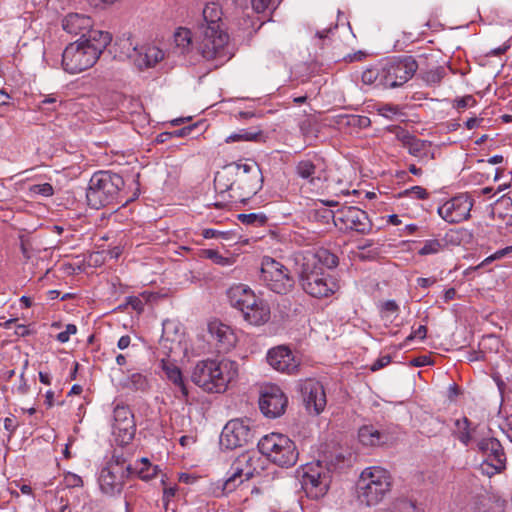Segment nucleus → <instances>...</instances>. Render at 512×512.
<instances>
[{
	"mask_svg": "<svg viewBox=\"0 0 512 512\" xmlns=\"http://www.w3.org/2000/svg\"><path fill=\"white\" fill-rule=\"evenodd\" d=\"M16 420L12 417H6L4 419V428L9 431L10 433H13L15 429L17 428Z\"/></svg>",
	"mask_w": 512,
	"mask_h": 512,
	"instance_id": "0e129e2a",
	"label": "nucleus"
},
{
	"mask_svg": "<svg viewBox=\"0 0 512 512\" xmlns=\"http://www.w3.org/2000/svg\"><path fill=\"white\" fill-rule=\"evenodd\" d=\"M124 186L122 176L111 171H97L90 181L86 192L88 205L93 209L120 203V193Z\"/></svg>",
	"mask_w": 512,
	"mask_h": 512,
	"instance_id": "39448f33",
	"label": "nucleus"
},
{
	"mask_svg": "<svg viewBox=\"0 0 512 512\" xmlns=\"http://www.w3.org/2000/svg\"><path fill=\"white\" fill-rule=\"evenodd\" d=\"M261 136L260 131H251L248 129H241L236 133L229 135L226 139V143H233L237 141H257Z\"/></svg>",
	"mask_w": 512,
	"mask_h": 512,
	"instance_id": "e433bc0d",
	"label": "nucleus"
},
{
	"mask_svg": "<svg viewBox=\"0 0 512 512\" xmlns=\"http://www.w3.org/2000/svg\"><path fill=\"white\" fill-rule=\"evenodd\" d=\"M164 58V53L161 49L155 46H148L144 49L143 62L147 67L155 66L159 61Z\"/></svg>",
	"mask_w": 512,
	"mask_h": 512,
	"instance_id": "c9c22d12",
	"label": "nucleus"
},
{
	"mask_svg": "<svg viewBox=\"0 0 512 512\" xmlns=\"http://www.w3.org/2000/svg\"><path fill=\"white\" fill-rule=\"evenodd\" d=\"M478 450L486 455L485 460L506 463V454L500 441L494 437L484 438L477 442Z\"/></svg>",
	"mask_w": 512,
	"mask_h": 512,
	"instance_id": "b1692460",
	"label": "nucleus"
},
{
	"mask_svg": "<svg viewBox=\"0 0 512 512\" xmlns=\"http://www.w3.org/2000/svg\"><path fill=\"white\" fill-rule=\"evenodd\" d=\"M263 175L254 160L229 164L214 177V187L221 197L213 205L223 209L235 202H245L262 188Z\"/></svg>",
	"mask_w": 512,
	"mask_h": 512,
	"instance_id": "f257e3e1",
	"label": "nucleus"
},
{
	"mask_svg": "<svg viewBox=\"0 0 512 512\" xmlns=\"http://www.w3.org/2000/svg\"><path fill=\"white\" fill-rule=\"evenodd\" d=\"M162 370L166 378L174 385L175 389H177L184 398H187L189 392L180 368L175 363L162 360Z\"/></svg>",
	"mask_w": 512,
	"mask_h": 512,
	"instance_id": "a878e982",
	"label": "nucleus"
},
{
	"mask_svg": "<svg viewBox=\"0 0 512 512\" xmlns=\"http://www.w3.org/2000/svg\"><path fill=\"white\" fill-rule=\"evenodd\" d=\"M134 474L140 479L148 481L156 476L157 467L152 466L147 458H142L135 466H132V475Z\"/></svg>",
	"mask_w": 512,
	"mask_h": 512,
	"instance_id": "c756f323",
	"label": "nucleus"
},
{
	"mask_svg": "<svg viewBox=\"0 0 512 512\" xmlns=\"http://www.w3.org/2000/svg\"><path fill=\"white\" fill-rule=\"evenodd\" d=\"M314 262V257H303L299 271L300 285L311 297H329L339 289V284L324 268L316 267Z\"/></svg>",
	"mask_w": 512,
	"mask_h": 512,
	"instance_id": "0eeeda50",
	"label": "nucleus"
},
{
	"mask_svg": "<svg viewBox=\"0 0 512 512\" xmlns=\"http://www.w3.org/2000/svg\"><path fill=\"white\" fill-rule=\"evenodd\" d=\"M436 282L435 278L420 277L417 279V285L422 288H428Z\"/></svg>",
	"mask_w": 512,
	"mask_h": 512,
	"instance_id": "774afa93",
	"label": "nucleus"
},
{
	"mask_svg": "<svg viewBox=\"0 0 512 512\" xmlns=\"http://www.w3.org/2000/svg\"><path fill=\"white\" fill-rule=\"evenodd\" d=\"M392 487L390 473L381 467L364 469L357 482V494L361 503L373 506L383 500Z\"/></svg>",
	"mask_w": 512,
	"mask_h": 512,
	"instance_id": "1a4fd4ad",
	"label": "nucleus"
},
{
	"mask_svg": "<svg viewBox=\"0 0 512 512\" xmlns=\"http://www.w3.org/2000/svg\"><path fill=\"white\" fill-rule=\"evenodd\" d=\"M125 386L135 391H147L149 389V381L146 375L142 373H133L129 376Z\"/></svg>",
	"mask_w": 512,
	"mask_h": 512,
	"instance_id": "72a5a7b5",
	"label": "nucleus"
},
{
	"mask_svg": "<svg viewBox=\"0 0 512 512\" xmlns=\"http://www.w3.org/2000/svg\"><path fill=\"white\" fill-rule=\"evenodd\" d=\"M445 74L443 67H436L422 73V79L429 85H435L441 82Z\"/></svg>",
	"mask_w": 512,
	"mask_h": 512,
	"instance_id": "a19ab883",
	"label": "nucleus"
},
{
	"mask_svg": "<svg viewBox=\"0 0 512 512\" xmlns=\"http://www.w3.org/2000/svg\"><path fill=\"white\" fill-rule=\"evenodd\" d=\"M402 194L421 200L427 199L429 196L428 191L421 186H413L409 189H406Z\"/></svg>",
	"mask_w": 512,
	"mask_h": 512,
	"instance_id": "a18cd8bd",
	"label": "nucleus"
},
{
	"mask_svg": "<svg viewBox=\"0 0 512 512\" xmlns=\"http://www.w3.org/2000/svg\"><path fill=\"white\" fill-rule=\"evenodd\" d=\"M58 99L55 94L44 96L43 100L40 101L39 108L44 109L46 105H55Z\"/></svg>",
	"mask_w": 512,
	"mask_h": 512,
	"instance_id": "680f3d73",
	"label": "nucleus"
},
{
	"mask_svg": "<svg viewBox=\"0 0 512 512\" xmlns=\"http://www.w3.org/2000/svg\"><path fill=\"white\" fill-rule=\"evenodd\" d=\"M332 475L320 461L306 464L303 467L301 479L302 488L308 497L318 499L323 497L331 484Z\"/></svg>",
	"mask_w": 512,
	"mask_h": 512,
	"instance_id": "ddd939ff",
	"label": "nucleus"
},
{
	"mask_svg": "<svg viewBox=\"0 0 512 512\" xmlns=\"http://www.w3.org/2000/svg\"><path fill=\"white\" fill-rule=\"evenodd\" d=\"M130 476H132V466L124 458L113 456L101 469L98 479L100 489L109 496L120 494L125 480Z\"/></svg>",
	"mask_w": 512,
	"mask_h": 512,
	"instance_id": "9d476101",
	"label": "nucleus"
},
{
	"mask_svg": "<svg viewBox=\"0 0 512 512\" xmlns=\"http://www.w3.org/2000/svg\"><path fill=\"white\" fill-rule=\"evenodd\" d=\"M20 385L17 387V392L21 395H24L28 392L29 390V385L27 384V381L26 379L24 378V371H22L21 375H20Z\"/></svg>",
	"mask_w": 512,
	"mask_h": 512,
	"instance_id": "69168bd1",
	"label": "nucleus"
},
{
	"mask_svg": "<svg viewBox=\"0 0 512 512\" xmlns=\"http://www.w3.org/2000/svg\"><path fill=\"white\" fill-rule=\"evenodd\" d=\"M64 485L68 488H75L83 486V480L80 476L74 473H67L64 476Z\"/></svg>",
	"mask_w": 512,
	"mask_h": 512,
	"instance_id": "de8ad7c7",
	"label": "nucleus"
},
{
	"mask_svg": "<svg viewBox=\"0 0 512 512\" xmlns=\"http://www.w3.org/2000/svg\"><path fill=\"white\" fill-rule=\"evenodd\" d=\"M510 253H512V246H508L504 249H500V250L496 251L493 255L487 257L483 261V264L490 263L493 260L503 258L504 256L509 255Z\"/></svg>",
	"mask_w": 512,
	"mask_h": 512,
	"instance_id": "5fc2aeb1",
	"label": "nucleus"
},
{
	"mask_svg": "<svg viewBox=\"0 0 512 512\" xmlns=\"http://www.w3.org/2000/svg\"><path fill=\"white\" fill-rule=\"evenodd\" d=\"M300 392L306 409L311 413L320 414L327 403L323 385L314 379H307L300 385Z\"/></svg>",
	"mask_w": 512,
	"mask_h": 512,
	"instance_id": "6ab92c4d",
	"label": "nucleus"
},
{
	"mask_svg": "<svg viewBox=\"0 0 512 512\" xmlns=\"http://www.w3.org/2000/svg\"><path fill=\"white\" fill-rule=\"evenodd\" d=\"M202 236L205 239H211V238H224L228 239L230 234L229 232L220 231L212 228H207L202 231Z\"/></svg>",
	"mask_w": 512,
	"mask_h": 512,
	"instance_id": "8fccbe9b",
	"label": "nucleus"
},
{
	"mask_svg": "<svg viewBox=\"0 0 512 512\" xmlns=\"http://www.w3.org/2000/svg\"><path fill=\"white\" fill-rule=\"evenodd\" d=\"M111 41L109 32L91 31L87 38L70 43L62 54L63 69L77 74L91 68Z\"/></svg>",
	"mask_w": 512,
	"mask_h": 512,
	"instance_id": "7ed1b4c3",
	"label": "nucleus"
},
{
	"mask_svg": "<svg viewBox=\"0 0 512 512\" xmlns=\"http://www.w3.org/2000/svg\"><path fill=\"white\" fill-rule=\"evenodd\" d=\"M267 362L273 369L290 375L298 373L300 368V360L286 346L270 349L267 353Z\"/></svg>",
	"mask_w": 512,
	"mask_h": 512,
	"instance_id": "aec40b11",
	"label": "nucleus"
},
{
	"mask_svg": "<svg viewBox=\"0 0 512 512\" xmlns=\"http://www.w3.org/2000/svg\"><path fill=\"white\" fill-rule=\"evenodd\" d=\"M505 469L506 463L491 460H484L479 466V470L481 471V473L488 477H492L496 474H499L503 472Z\"/></svg>",
	"mask_w": 512,
	"mask_h": 512,
	"instance_id": "4c0bfd02",
	"label": "nucleus"
},
{
	"mask_svg": "<svg viewBox=\"0 0 512 512\" xmlns=\"http://www.w3.org/2000/svg\"><path fill=\"white\" fill-rule=\"evenodd\" d=\"M287 404L288 399L279 386L269 384L261 388L259 408L266 417L281 416L285 412Z\"/></svg>",
	"mask_w": 512,
	"mask_h": 512,
	"instance_id": "a211bd4d",
	"label": "nucleus"
},
{
	"mask_svg": "<svg viewBox=\"0 0 512 512\" xmlns=\"http://www.w3.org/2000/svg\"><path fill=\"white\" fill-rule=\"evenodd\" d=\"M259 461L254 454L249 452L239 455L231 464L230 471L242 476L246 480L251 479L255 472L256 467L254 464Z\"/></svg>",
	"mask_w": 512,
	"mask_h": 512,
	"instance_id": "393cba45",
	"label": "nucleus"
},
{
	"mask_svg": "<svg viewBox=\"0 0 512 512\" xmlns=\"http://www.w3.org/2000/svg\"><path fill=\"white\" fill-rule=\"evenodd\" d=\"M295 169L299 177L309 180L310 183H314L317 167L311 160L299 161Z\"/></svg>",
	"mask_w": 512,
	"mask_h": 512,
	"instance_id": "2f4dec72",
	"label": "nucleus"
},
{
	"mask_svg": "<svg viewBox=\"0 0 512 512\" xmlns=\"http://www.w3.org/2000/svg\"><path fill=\"white\" fill-rule=\"evenodd\" d=\"M304 257H314V264L316 267L323 268V266H325L331 269L338 265V257L329 250L323 248L317 250L315 253H308Z\"/></svg>",
	"mask_w": 512,
	"mask_h": 512,
	"instance_id": "cd10ccee",
	"label": "nucleus"
},
{
	"mask_svg": "<svg viewBox=\"0 0 512 512\" xmlns=\"http://www.w3.org/2000/svg\"><path fill=\"white\" fill-rule=\"evenodd\" d=\"M254 431L249 419L230 420L220 435V445L226 449H235L252 442Z\"/></svg>",
	"mask_w": 512,
	"mask_h": 512,
	"instance_id": "4468645a",
	"label": "nucleus"
},
{
	"mask_svg": "<svg viewBox=\"0 0 512 512\" xmlns=\"http://www.w3.org/2000/svg\"><path fill=\"white\" fill-rule=\"evenodd\" d=\"M427 335V327L426 325H420L417 329L413 330L412 333L406 338V341L414 340L418 338L420 340H424Z\"/></svg>",
	"mask_w": 512,
	"mask_h": 512,
	"instance_id": "603ef678",
	"label": "nucleus"
},
{
	"mask_svg": "<svg viewBox=\"0 0 512 512\" xmlns=\"http://www.w3.org/2000/svg\"><path fill=\"white\" fill-rule=\"evenodd\" d=\"M260 279L268 289L280 295L289 293L295 284L289 269L270 257L263 258Z\"/></svg>",
	"mask_w": 512,
	"mask_h": 512,
	"instance_id": "9b49d317",
	"label": "nucleus"
},
{
	"mask_svg": "<svg viewBox=\"0 0 512 512\" xmlns=\"http://www.w3.org/2000/svg\"><path fill=\"white\" fill-rule=\"evenodd\" d=\"M117 0H87L90 6L95 8H101L106 5H111L115 3Z\"/></svg>",
	"mask_w": 512,
	"mask_h": 512,
	"instance_id": "e2e57ef3",
	"label": "nucleus"
},
{
	"mask_svg": "<svg viewBox=\"0 0 512 512\" xmlns=\"http://www.w3.org/2000/svg\"><path fill=\"white\" fill-rule=\"evenodd\" d=\"M237 375V362L228 359H206L195 365L191 380L206 392L223 393Z\"/></svg>",
	"mask_w": 512,
	"mask_h": 512,
	"instance_id": "20e7f679",
	"label": "nucleus"
},
{
	"mask_svg": "<svg viewBox=\"0 0 512 512\" xmlns=\"http://www.w3.org/2000/svg\"><path fill=\"white\" fill-rule=\"evenodd\" d=\"M238 219L243 223L247 225H253V226H263L268 218L263 213H249V214H239Z\"/></svg>",
	"mask_w": 512,
	"mask_h": 512,
	"instance_id": "58836bf2",
	"label": "nucleus"
},
{
	"mask_svg": "<svg viewBox=\"0 0 512 512\" xmlns=\"http://www.w3.org/2000/svg\"><path fill=\"white\" fill-rule=\"evenodd\" d=\"M175 47L180 54H186L192 46L191 31L187 28L180 27L174 33Z\"/></svg>",
	"mask_w": 512,
	"mask_h": 512,
	"instance_id": "c85d7f7f",
	"label": "nucleus"
},
{
	"mask_svg": "<svg viewBox=\"0 0 512 512\" xmlns=\"http://www.w3.org/2000/svg\"><path fill=\"white\" fill-rule=\"evenodd\" d=\"M444 248V244L438 239H431L424 242L419 249L418 254L422 256L432 255L440 252Z\"/></svg>",
	"mask_w": 512,
	"mask_h": 512,
	"instance_id": "ea45409f",
	"label": "nucleus"
},
{
	"mask_svg": "<svg viewBox=\"0 0 512 512\" xmlns=\"http://www.w3.org/2000/svg\"><path fill=\"white\" fill-rule=\"evenodd\" d=\"M252 8L257 13L264 12L270 5L271 0H250Z\"/></svg>",
	"mask_w": 512,
	"mask_h": 512,
	"instance_id": "6e6d98bb",
	"label": "nucleus"
},
{
	"mask_svg": "<svg viewBox=\"0 0 512 512\" xmlns=\"http://www.w3.org/2000/svg\"><path fill=\"white\" fill-rule=\"evenodd\" d=\"M474 200L465 193L445 201L437 209L438 215L449 224H458L470 218Z\"/></svg>",
	"mask_w": 512,
	"mask_h": 512,
	"instance_id": "dca6fc26",
	"label": "nucleus"
},
{
	"mask_svg": "<svg viewBox=\"0 0 512 512\" xmlns=\"http://www.w3.org/2000/svg\"><path fill=\"white\" fill-rule=\"evenodd\" d=\"M362 82L367 85L377 84L382 86V63L366 69L362 73Z\"/></svg>",
	"mask_w": 512,
	"mask_h": 512,
	"instance_id": "f704fd0d",
	"label": "nucleus"
},
{
	"mask_svg": "<svg viewBox=\"0 0 512 512\" xmlns=\"http://www.w3.org/2000/svg\"><path fill=\"white\" fill-rule=\"evenodd\" d=\"M244 481H246L245 478L229 470L227 479L221 483V492L217 493L216 495H228L229 493L235 491L237 487L244 483Z\"/></svg>",
	"mask_w": 512,
	"mask_h": 512,
	"instance_id": "7c9ffc66",
	"label": "nucleus"
},
{
	"mask_svg": "<svg viewBox=\"0 0 512 512\" xmlns=\"http://www.w3.org/2000/svg\"><path fill=\"white\" fill-rule=\"evenodd\" d=\"M333 221L341 230L367 234L371 230L368 214L355 206H344L333 214Z\"/></svg>",
	"mask_w": 512,
	"mask_h": 512,
	"instance_id": "2eb2a0df",
	"label": "nucleus"
},
{
	"mask_svg": "<svg viewBox=\"0 0 512 512\" xmlns=\"http://www.w3.org/2000/svg\"><path fill=\"white\" fill-rule=\"evenodd\" d=\"M230 305L239 310L246 322L254 326L267 323L270 319L268 303L255 295L246 285L239 284L227 292Z\"/></svg>",
	"mask_w": 512,
	"mask_h": 512,
	"instance_id": "423d86ee",
	"label": "nucleus"
},
{
	"mask_svg": "<svg viewBox=\"0 0 512 512\" xmlns=\"http://www.w3.org/2000/svg\"><path fill=\"white\" fill-rule=\"evenodd\" d=\"M194 29L196 48L204 59L227 61L233 56L229 44L230 37L223 20V10L219 3L205 4Z\"/></svg>",
	"mask_w": 512,
	"mask_h": 512,
	"instance_id": "f03ea898",
	"label": "nucleus"
},
{
	"mask_svg": "<svg viewBox=\"0 0 512 512\" xmlns=\"http://www.w3.org/2000/svg\"><path fill=\"white\" fill-rule=\"evenodd\" d=\"M257 447L263 456L279 467L290 468L298 461L299 451L287 435L276 432L264 435Z\"/></svg>",
	"mask_w": 512,
	"mask_h": 512,
	"instance_id": "6e6552de",
	"label": "nucleus"
},
{
	"mask_svg": "<svg viewBox=\"0 0 512 512\" xmlns=\"http://www.w3.org/2000/svg\"><path fill=\"white\" fill-rule=\"evenodd\" d=\"M382 310L387 313H397L399 306L394 300H387L383 303Z\"/></svg>",
	"mask_w": 512,
	"mask_h": 512,
	"instance_id": "bf43d9fd",
	"label": "nucleus"
},
{
	"mask_svg": "<svg viewBox=\"0 0 512 512\" xmlns=\"http://www.w3.org/2000/svg\"><path fill=\"white\" fill-rule=\"evenodd\" d=\"M378 114L386 118H392L399 113V107L393 104H381L377 108Z\"/></svg>",
	"mask_w": 512,
	"mask_h": 512,
	"instance_id": "49530a36",
	"label": "nucleus"
},
{
	"mask_svg": "<svg viewBox=\"0 0 512 512\" xmlns=\"http://www.w3.org/2000/svg\"><path fill=\"white\" fill-rule=\"evenodd\" d=\"M77 332V327L76 325L74 324H67L66 325V328L64 331L60 332L57 336H56V339L60 342V343H66L69 341L70 339V336L73 335V334H76Z\"/></svg>",
	"mask_w": 512,
	"mask_h": 512,
	"instance_id": "09e8293b",
	"label": "nucleus"
},
{
	"mask_svg": "<svg viewBox=\"0 0 512 512\" xmlns=\"http://www.w3.org/2000/svg\"><path fill=\"white\" fill-rule=\"evenodd\" d=\"M391 362V356L390 355H384L378 358L370 367L371 371H378L387 365H389Z\"/></svg>",
	"mask_w": 512,
	"mask_h": 512,
	"instance_id": "864d4df0",
	"label": "nucleus"
},
{
	"mask_svg": "<svg viewBox=\"0 0 512 512\" xmlns=\"http://www.w3.org/2000/svg\"><path fill=\"white\" fill-rule=\"evenodd\" d=\"M208 329L216 342L219 353H227L235 346L237 337L228 325L220 322H211Z\"/></svg>",
	"mask_w": 512,
	"mask_h": 512,
	"instance_id": "4be33fe9",
	"label": "nucleus"
},
{
	"mask_svg": "<svg viewBox=\"0 0 512 512\" xmlns=\"http://www.w3.org/2000/svg\"><path fill=\"white\" fill-rule=\"evenodd\" d=\"M396 136L412 156L419 159L435 158L430 141L419 139L404 129H401Z\"/></svg>",
	"mask_w": 512,
	"mask_h": 512,
	"instance_id": "412c9836",
	"label": "nucleus"
},
{
	"mask_svg": "<svg viewBox=\"0 0 512 512\" xmlns=\"http://www.w3.org/2000/svg\"><path fill=\"white\" fill-rule=\"evenodd\" d=\"M359 441L366 446H378L385 444L389 437L372 425H365L359 429Z\"/></svg>",
	"mask_w": 512,
	"mask_h": 512,
	"instance_id": "bb28decb",
	"label": "nucleus"
},
{
	"mask_svg": "<svg viewBox=\"0 0 512 512\" xmlns=\"http://www.w3.org/2000/svg\"><path fill=\"white\" fill-rule=\"evenodd\" d=\"M113 417L112 433L115 441L121 446L128 445L134 439L136 432L134 415L128 406L118 404L114 408Z\"/></svg>",
	"mask_w": 512,
	"mask_h": 512,
	"instance_id": "f3484780",
	"label": "nucleus"
},
{
	"mask_svg": "<svg viewBox=\"0 0 512 512\" xmlns=\"http://www.w3.org/2000/svg\"><path fill=\"white\" fill-rule=\"evenodd\" d=\"M197 126H198V124L189 125V126L181 128V129L172 131L170 133L172 134V138L173 137H185V136L189 135L192 132V130H194Z\"/></svg>",
	"mask_w": 512,
	"mask_h": 512,
	"instance_id": "13d9d810",
	"label": "nucleus"
},
{
	"mask_svg": "<svg viewBox=\"0 0 512 512\" xmlns=\"http://www.w3.org/2000/svg\"><path fill=\"white\" fill-rule=\"evenodd\" d=\"M92 25L91 17L78 13L68 14L62 21L63 29L69 34L80 35L79 39L87 38L89 32L95 31Z\"/></svg>",
	"mask_w": 512,
	"mask_h": 512,
	"instance_id": "5701e85b",
	"label": "nucleus"
},
{
	"mask_svg": "<svg viewBox=\"0 0 512 512\" xmlns=\"http://www.w3.org/2000/svg\"><path fill=\"white\" fill-rule=\"evenodd\" d=\"M497 205H505V206L511 205L512 206V190L509 191L508 194L503 195L501 198H499L495 202V206H497Z\"/></svg>",
	"mask_w": 512,
	"mask_h": 512,
	"instance_id": "338daca9",
	"label": "nucleus"
},
{
	"mask_svg": "<svg viewBox=\"0 0 512 512\" xmlns=\"http://www.w3.org/2000/svg\"><path fill=\"white\" fill-rule=\"evenodd\" d=\"M430 364H431V359L427 355H422V356L413 358L410 361V365L413 366V367H422V366H427V365H430Z\"/></svg>",
	"mask_w": 512,
	"mask_h": 512,
	"instance_id": "4d7b16f0",
	"label": "nucleus"
},
{
	"mask_svg": "<svg viewBox=\"0 0 512 512\" xmlns=\"http://www.w3.org/2000/svg\"><path fill=\"white\" fill-rule=\"evenodd\" d=\"M30 191L33 194L41 195L44 197L52 196L54 189L50 183L35 184L30 187Z\"/></svg>",
	"mask_w": 512,
	"mask_h": 512,
	"instance_id": "c03bdc74",
	"label": "nucleus"
},
{
	"mask_svg": "<svg viewBox=\"0 0 512 512\" xmlns=\"http://www.w3.org/2000/svg\"><path fill=\"white\" fill-rule=\"evenodd\" d=\"M177 491V488L174 487H167L163 491V502L165 506H167L168 502L175 496Z\"/></svg>",
	"mask_w": 512,
	"mask_h": 512,
	"instance_id": "052dcab7",
	"label": "nucleus"
},
{
	"mask_svg": "<svg viewBox=\"0 0 512 512\" xmlns=\"http://www.w3.org/2000/svg\"><path fill=\"white\" fill-rule=\"evenodd\" d=\"M417 69L418 64L412 56L386 60L382 62V86L400 87L414 76Z\"/></svg>",
	"mask_w": 512,
	"mask_h": 512,
	"instance_id": "f8f14e48",
	"label": "nucleus"
},
{
	"mask_svg": "<svg viewBox=\"0 0 512 512\" xmlns=\"http://www.w3.org/2000/svg\"><path fill=\"white\" fill-rule=\"evenodd\" d=\"M476 101L473 96L467 95L454 101V108L461 110L466 107L475 105Z\"/></svg>",
	"mask_w": 512,
	"mask_h": 512,
	"instance_id": "3c124183",
	"label": "nucleus"
},
{
	"mask_svg": "<svg viewBox=\"0 0 512 512\" xmlns=\"http://www.w3.org/2000/svg\"><path fill=\"white\" fill-rule=\"evenodd\" d=\"M202 256L212 260L215 264L226 266L230 264L228 258L222 256L217 250L214 249H205L202 251Z\"/></svg>",
	"mask_w": 512,
	"mask_h": 512,
	"instance_id": "37998d69",
	"label": "nucleus"
},
{
	"mask_svg": "<svg viewBox=\"0 0 512 512\" xmlns=\"http://www.w3.org/2000/svg\"><path fill=\"white\" fill-rule=\"evenodd\" d=\"M388 512H418L416 505L406 499L395 501Z\"/></svg>",
	"mask_w": 512,
	"mask_h": 512,
	"instance_id": "79ce46f5",
	"label": "nucleus"
},
{
	"mask_svg": "<svg viewBox=\"0 0 512 512\" xmlns=\"http://www.w3.org/2000/svg\"><path fill=\"white\" fill-rule=\"evenodd\" d=\"M455 426L458 429V434H457L458 440L465 446H468L472 440L470 420L467 417H463L462 419H457L455 421Z\"/></svg>",
	"mask_w": 512,
	"mask_h": 512,
	"instance_id": "473e14b6",
	"label": "nucleus"
}]
</instances>
